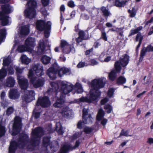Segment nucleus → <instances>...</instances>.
I'll return each mask as SVG.
<instances>
[{"label":"nucleus","instance_id":"44","mask_svg":"<svg viewBox=\"0 0 153 153\" xmlns=\"http://www.w3.org/2000/svg\"><path fill=\"white\" fill-rule=\"evenodd\" d=\"M60 10L61 11V23L62 24L63 22V20L64 19H62V12H64L65 10V6L63 5H62L60 8Z\"/></svg>","mask_w":153,"mask_h":153},{"label":"nucleus","instance_id":"20","mask_svg":"<svg viewBox=\"0 0 153 153\" xmlns=\"http://www.w3.org/2000/svg\"><path fill=\"white\" fill-rule=\"evenodd\" d=\"M20 96L19 92L15 89H11L9 92V97L12 99H16Z\"/></svg>","mask_w":153,"mask_h":153},{"label":"nucleus","instance_id":"10","mask_svg":"<svg viewBox=\"0 0 153 153\" xmlns=\"http://www.w3.org/2000/svg\"><path fill=\"white\" fill-rule=\"evenodd\" d=\"M43 133V129L40 128H36L32 131L30 143L33 147L39 144L40 137Z\"/></svg>","mask_w":153,"mask_h":153},{"label":"nucleus","instance_id":"31","mask_svg":"<svg viewBox=\"0 0 153 153\" xmlns=\"http://www.w3.org/2000/svg\"><path fill=\"white\" fill-rule=\"evenodd\" d=\"M151 82V77L149 76H145L142 81L143 84H149Z\"/></svg>","mask_w":153,"mask_h":153},{"label":"nucleus","instance_id":"15","mask_svg":"<svg viewBox=\"0 0 153 153\" xmlns=\"http://www.w3.org/2000/svg\"><path fill=\"white\" fill-rule=\"evenodd\" d=\"M22 127L21 121L20 118L16 117L13 126V132L12 133L13 135L17 134L20 132Z\"/></svg>","mask_w":153,"mask_h":153},{"label":"nucleus","instance_id":"43","mask_svg":"<svg viewBox=\"0 0 153 153\" xmlns=\"http://www.w3.org/2000/svg\"><path fill=\"white\" fill-rule=\"evenodd\" d=\"M128 12L130 14V16L133 17L135 16L136 11L135 9L133 8L131 10H128Z\"/></svg>","mask_w":153,"mask_h":153},{"label":"nucleus","instance_id":"39","mask_svg":"<svg viewBox=\"0 0 153 153\" xmlns=\"http://www.w3.org/2000/svg\"><path fill=\"white\" fill-rule=\"evenodd\" d=\"M114 91V89L112 88L109 89L108 93L107 95L109 97H113Z\"/></svg>","mask_w":153,"mask_h":153},{"label":"nucleus","instance_id":"56","mask_svg":"<svg viewBox=\"0 0 153 153\" xmlns=\"http://www.w3.org/2000/svg\"><path fill=\"white\" fill-rule=\"evenodd\" d=\"M68 5L71 7H73L74 6V2L72 1H70L68 3Z\"/></svg>","mask_w":153,"mask_h":153},{"label":"nucleus","instance_id":"55","mask_svg":"<svg viewBox=\"0 0 153 153\" xmlns=\"http://www.w3.org/2000/svg\"><path fill=\"white\" fill-rule=\"evenodd\" d=\"M147 143L151 145L153 144V138H149L148 139Z\"/></svg>","mask_w":153,"mask_h":153},{"label":"nucleus","instance_id":"9","mask_svg":"<svg viewBox=\"0 0 153 153\" xmlns=\"http://www.w3.org/2000/svg\"><path fill=\"white\" fill-rule=\"evenodd\" d=\"M51 23L48 22L46 24L43 20H38L36 22V28L40 31L44 30V34L45 36L48 38L50 35L51 26Z\"/></svg>","mask_w":153,"mask_h":153},{"label":"nucleus","instance_id":"17","mask_svg":"<svg viewBox=\"0 0 153 153\" xmlns=\"http://www.w3.org/2000/svg\"><path fill=\"white\" fill-rule=\"evenodd\" d=\"M105 115L104 111L102 109H100L97 116V119L98 121H101V124L104 126L107 122V120L106 119H103Z\"/></svg>","mask_w":153,"mask_h":153},{"label":"nucleus","instance_id":"61","mask_svg":"<svg viewBox=\"0 0 153 153\" xmlns=\"http://www.w3.org/2000/svg\"><path fill=\"white\" fill-rule=\"evenodd\" d=\"M5 93L4 92H2L1 95V99H4L5 96Z\"/></svg>","mask_w":153,"mask_h":153},{"label":"nucleus","instance_id":"5","mask_svg":"<svg viewBox=\"0 0 153 153\" xmlns=\"http://www.w3.org/2000/svg\"><path fill=\"white\" fill-rule=\"evenodd\" d=\"M17 79L22 91L24 93L22 97L23 100L27 103L30 102L34 99L35 93L33 90H27L29 85L28 80L23 76L20 75L17 76Z\"/></svg>","mask_w":153,"mask_h":153},{"label":"nucleus","instance_id":"62","mask_svg":"<svg viewBox=\"0 0 153 153\" xmlns=\"http://www.w3.org/2000/svg\"><path fill=\"white\" fill-rule=\"evenodd\" d=\"M146 92V91H143L142 93L140 94H139L137 95V97L138 98H140L141 97L143 96V95Z\"/></svg>","mask_w":153,"mask_h":153},{"label":"nucleus","instance_id":"40","mask_svg":"<svg viewBox=\"0 0 153 153\" xmlns=\"http://www.w3.org/2000/svg\"><path fill=\"white\" fill-rule=\"evenodd\" d=\"M104 108L108 113H110L112 111V107L109 105H105Z\"/></svg>","mask_w":153,"mask_h":153},{"label":"nucleus","instance_id":"53","mask_svg":"<svg viewBox=\"0 0 153 153\" xmlns=\"http://www.w3.org/2000/svg\"><path fill=\"white\" fill-rule=\"evenodd\" d=\"M91 65H94L98 64V62L94 59H92L91 60Z\"/></svg>","mask_w":153,"mask_h":153},{"label":"nucleus","instance_id":"64","mask_svg":"<svg viewBox=\"0 0 153 153\" xmlns=\"http://www.w3.org/2000/svg\"><path fill=\"white\" fill-rule=\"evenodd\" d=\"M106 26L109 27H112V25L109 22H107L106 24Z\"/></svg>","mask_w":153,"mask_h":153},{"label":"nucleus","instance_id":"37","mask_svg":"<svg viewBox=\"0 0 153 153\" xmlns=\"http://www.w3.org/2000/svg\"><path fill=\"white\" fill-rule=\"evenodd\" d=\"M142 28V26H140L137 27L135 29L131 30L130 32L131 33L129 36H130L137 33L139 31L141 30Z\"/></svg>","mask_w":153,"mask_h":153},{"label":"nucleus","instance_id":"35","mask_svg":"<svg viewBox=\"0 0 153 153\" xmlns=\"http://www.w3.org/2000/svg\"><path fill=\"white\" fill-rule=\"evenodd\" d=\"M116 76V73L114 70L112 71L109 74V79L111 80H114Z\"/></svg>","mask_w":153,"mask_h":153},{"label":"nucleus","instance_id":"58","mask_svg":"<svg viewBox=\"0 0 153 153\" xmlns=\"http://www.w3.org/2000/svg\"><path fill=\"white\" fill-rule=\"evenodd\" d=\"M153 33V26L150 28V31L148 33V35H150L151 34H152Z\"/></svg>","mask_w":153,"mask_h":153},{"label":"nucleus","instance_id":"12","mask_svg":"<svg viewBox=\"0 0 153 153\" xmlns=\"http://www.w3.org/2000/svg\"><path fill=\"white\" fill-rule=\"evenodd\" d=\"M129 57L126 54L123 55L120 59L119 61L115 62L114 66L116 71L117 72H120L121 69V66L125 67L129 62Z\"/></svg>","mask_w":153,"mask_h":153},{"label":"nucleus","instance_id":"19","mask_svg":"<svg viewBox=\"0 0 153 153\" xmlns=\"http://www.w3.org/2000/svg\"><path fill=\"white\" fill-rule=\"evenodd\" d=\"M18 33L20 36L27 35L29 33V25H27L21 27L19 29Z\"/></svg>","mask_w":153,"mask_h":153},{"label":"nucleus","instance_id":"45","mask_svg":"<svg viewBox=\"0 0 153 153\" xmlns=\"http://www.w3.org/2000/svg\"><path fill=\"white\" fill-rule=\"evenodd\" d=\"M5 132L4 127L0 125V137L3 136L5 134Z\"/></svg>","mask_w":153,"mask_h":153},{"label":"nucleus","instance_id":"50","mask_svg":"<svg viewBox=\"0 0 153 153\" xmlns=\"http://www.w3.org/2000/svg\"><path fill=\"white\" fill-rule=\"evenodd\" d=\"M85 66V63L83 62H80L78 64L77 67L79 68H80L84 67Z\"/></svg>","mask_w":153,"mask_h":153},{"label":"nucleus","instance_id":"36","mask_svg":"<svg viewBox=\"0 0 153 153\" xmlns=\"http://www.w3.org/2000/svg\"><path fill=\"white\" fill-rule=\"evenodd\" d=\"M101 10L105 16H108L110 14V12L105 7H103L101 8Z\"/></svg>","mask_w":153,"mask_h":153},{"label":"nucleus","instance_id":"32","mask_svg":"<svg viewBox=\"0 0 153 153\" xmlns=\"http://www.w3.org/2000/svg\"><path fill=\"white\" fill-rule=\"evenodd\" d=\"M70 146L68 144H65L62 147L60 150V153H65L70 150Z\"/></svg>","mask_w":153,"mask_h":153},{"label":"nucleus","instance_id":"13","mask_svg":"<svg viewBox=\"0 0 153 153\" xmlns=\"http://www.w3.org/2000/svg\"><path fill=\"white\" fill-rule=\"evenodd\" d=\"M88 109L84 108L83 110V123L80 121L77 124V127L79 129L82 128L83 123L86 124H91L92 122L93 118L91 117L90 114H88Z\"/></svg>","mask_w":153,"mask_h":153},{"label":"nucleus","instance_id":"46","mask_svg":"<svg viewBox=\"0 0 153 153\" xmlns=\"http://www.w3.org/2000/svg\"><path fill=\"white\" fill-rule=\"evenodd\" d=\"M82 132L81 131H80V132H79L76 133L72 137L73 140H74L76 139L77 138L81 136V135L82 134Z\"/></svg>","mask_w":153,"mask_h":153},{"label":"nucleus","instance_id":"4","mask_svg":"<svg viewBox=\"0 0 153 153\" xmlns=\"http://www.w3.org/2000/svg\"><path fill=\"white\" fill-rule=\"evenodd\" d=\"M35 74L38 76H41L44 74L43 68L42 64H38L35 65L33 69L30 70L28 76L30 79L31 83L34 87L37 88L42 86L44 84V79H39L36 77Z\"/></svg>","mask_w":153,"mask_h":153},{"label":"nucleus","instance_id":"47","mask_svg":"<svg viewBox=\"0 0 153 153\" xmlns=\"http://www.w3.org/2000/svg\"><path fill=\"white\" fill-rule=\"evenodd\" d=\"M128 131H125L123 130H122V131L120 133V135L119 136V137L122 135H124L125 136H128Z\"/></svg>","mask_w":153,"mask_h":153},{"label":"nucleus","instance_id":"60","mask_svg":"<svg viewBox=\"0 0 153 153\" xmlns=\"http://www.w3.org/2000/svg\"><path fill=\"white\" fill-rule=\"evenodd\" d=\"M147 50L148 51H153V46H152L151 45H149L148 46L147 48Z\"/></svg>","mask_w":153,"mask_h":153},{"label":"nucleus","instance_id":"30","mask_svg":"<svg viewBox=\"0 0 153 153\" xmlns=\"http://www.w3.org/2000/svg\"><path fill=\"white\" fill-rule=\"evenodd\" d=\"M6 34L5 29H3L0 30V43L3 41Z\"/></svg>","mask_w":153,"mask_h":153},{"label":"nucleus","instance_id":"1","mask_svg":"<svg viewBox=\"0 0 153 153\" xmlns=\"http://www.w3.org/2000/svg\"><path fill=\"white\" fill-rule=\"evenodd\" d=\"M83 91L81 84L78 82H76L74 85L70 82L61 81L51 83L50 89L48 90L47 92L50 94L52 92L59 91L61 95L60 97L58 98L53 105L55 108H59L64 105L65 94L71 91H72L73 94H81Z\"/></svg>","mask_w":153,"mask_h":153},{"label":"nucleus","instance_id":"27","mask_svg":"<svg viewBox=\"0 0 153 153\" xmlns=\"http://www.w3.org/2000/svg\"><path fill=\"white\" fill-rule=\"evenodd\" d=\"M56 129L59 134H62L64 133V131L60 123H57L56 124Z\"/></svg>","mask_w":153,"mask_h":153},{"label":"nucleus","instance_id":"16","mask_svg":"<svg viewBox=\"0 0 153 153\" xmlns=\"http://www.w3.org/2000/svg\"><path fill=\"white\" fill-rule=\"evenodd\" d=\"M51 105V102L48 98L47 97H40L38 100L36 106L38 107L39 105L42 107H47Z\"/></svg>","mask_w":153,"mask_h":153},{"label":"nucleus","instance_id":"63","mask_svg":"<svg viewBox=\"0 0 153 153\" xmlns=\"http://www.w3.org/2000/svg\"><path fill=\"white\" fill-rule=\"evenodd\" d=\"M92 49H91L89 50H87L85 52V54L86 55H88L90 54V52L92 51Z\"/></svg>","mask_w":153,"mask_h":153},{"label":"nucleus","instance_id":"25","mask_svg":"<svg viewBox=\"0 0 153 153\" xmlns=\"http://www.w3.org/2000/svg\"><path fill=\"white\" fill-rule=\"evenodd\" d=\"M21 59L23 63L26 65L29 64L31 61V59L25 55H22L21 56Z\"/></svg>","mask_w":153,"mask_h":153},{"label":"nucleus","instance_id":"7","mask_svg":"<svg viewBox=\"0 0 153 153\" xmlns=\"http://www.w3.org/2000/svg\"><path fill=\"white\" fill-rule=\"evenodd\" d=\"M2 12H0V20H2V25L3 26L9 25L11 22V19L5 14H8L13 11L12 7L8 4L3 5L1 7Z\"/></svg>","mask_w":153,"mask_h":153},{"label":"nucleus","instance_id":"14","mask_svg":"<svg viewBox=\"0 0 153 153\" xmlns=\"http://www.w3.org/2000/svg\"><path fill=\"white\" fill-rule=\"evenodd\" d=\"M61 45L63 53L65 54L69 53L71 52L73 53L75 52V49L73 45H69L65 40H62Z\"/></svg>","mask_w":153,"mask_h":153},{"label":"nucleus","instance_id":"28","mask_svg":"<svg viewBox=\"0 0 153 153\" xmlns=\"http://www.w3.org/2000/svg\"><path fill=\"white\" fill-rule=\"evenodd\" d=\"M126 0H122L120 1L119 0H116L115 1V5L117 7H122L124 6L126 2L128 1Z\"/></svg>","mask_w":153,"mask_h":153},{"label":"nucleus","instance_id":"48","mask_svg":"<svg viewBox=\"0 0 153 153\" xmlns=\"http://www.w3.org/2000/svg\"><path fill=\"white\" fill-rule=\"evenodd\" d=\"M84 132L87 134H89L92 131V129L88 127H85L84 129Z\"/></svg>","mask_w":153,"mask_h":153},{"label":"nucleus","instance_id":"21","mask_svg":"<svg viewBox=\"0 0 153 153\" xmlns=\"http://www.w3.org/2000/svg\"><path fill=\"white\" fill-rule=\"evenodd\" d=\"M60 113L64 117H68L71 114V111L68 107H65L62 108Z\"/></svg>","mask_w":153,"mask_h":153},{"label":"nucleus","instance_id":"54","mask_svg":"<svg viewBox=\"0 0 153 153\" xmlns=\"http://www.w3.org/2000/svg\"><path fill=\"white\" fill-rule=\"evenodd\" d=\"M108 99L106 97L102 100L101 101V103L102 105H104L108 101Z\"/></svg>","mask_w":153,"mask_h":153},{"label":"nucleus","instance_id":"59","mask_svg":"<svg viewBox=\"0 0 153 153\" xmlns=\"http://www.w3.org/2000/svg\"><path fill=\"white\" fill-rule=\"evenodd\" d=\"M8 105V103L6 102H5L4 103H2L1 105L4 108H5Z\"/></svg>","mask_w":153,"mask_h":153},{"label":"nucleus","instance_id":"29","mask_svg":"<svg viewBox=\"0 0 153 153\" xmlns=\"http://www.w3.org/2000/svg\"><path fill=\"white\" fill-rule=\"evenodd\" d=\"M51 59V58L49 57L44 55L42 56L41 61L44 64L46 65L50 62Z\"/></svg>","mask_w":153,"mask_h":153},{"label":"nucleus","instance_id":"8","mask_svg":"<svg viewBox=\"0 0 153 153\" xmlns=\"http://www.w3.org/2000/svg\"><path fill=\"white\" fill-rule=\"evenodd\" d=\"M28 136L26 134H23L18 141V144L15 141H11L9 148V153H13L18 146L20 148L25 147L27 143Z\"/></svg>","mask_w":153,"mask_h":153},{"label":"nucleus","instance_id":"26","mask_svg":"<svg viewBox=\"0 0 153 153\" xmlns=\"http://www.w3.org/2000/svg\"><path fill=\"white\" fill-rule=\"evenodd\" d=\"M50 137H45L43 138V144L45 146H47L48 145H50V147L51 150H53L54 149V147H53L49 143Z\"/></svg>","mask_w":153,"mask_h":153},{"label":"nucleus","instance_id":"38","mask_svg":"<svg viewBox=\"0 0 153 153\" xmlns=\"http://www.w3.org/2000/svg\"><path fill=\"white\" fill-rule=\"evenodd\" d=\"M148 46L146 48H144L142 49L140 53V59H143V56L145 55L146 52L153 51H148L147 48Z\"/></svg>","mask_w":153,"mask_h":153},{"label":"nucleus","instance_id":"3","mask_svg":"<svg viewBox=\"0 0 153 153\" xmlns=\"http://www.w3.org/2000/svg\"><path fill=\"white\" fill-rule=\"evenodd\" d=\"M35 41V39L34 38H28L25 40V46L22 45L19 46L17 48L18 51L20 52L27 51L31 54L32 56L46 53L45 51V45H47L48 43L47 40L44 41L42 39L40 41L37 52L33 50V48L36 45Z\"/></svg>","mask_w":153,"mask_h":153},{"label":"nucleus","instance_id":"42","mask_svg":"<svg viewBox=\"0 0 153 153\" xmlns=\"http://www.w3.org/2000/svg\"><path fill=\"white\" fill-rule=\"evenodd\" d=\"M15 69L16 70L17 76H18V75H20L19 74L22 72L24 69V68H20L19 67L16 66L15 68Z\"/></svg>","mask_w":153,"mask_h":153},{"label":"nucleus","instance_id":"2","mask_svg":"<svg viewBox=\"0 0 153 153\" xmlns=\"http://www.w3.org/2000/svg\"><path fill=\"white\" fill-rule=\"evenodd\" d=\"M106 80L104 77L96 78L93 80L91 83V86L92 88L87 97H82L77 99L76 102L79 103L82 102L88 103L97 102L100 95V92L99 89L103 87Z\"/></svg>","mask_w":153,"mask_h":153},{"label":"nucleus","instance_id":"18","mask_svg":"<svg viewBox=\"0 0 153 153\" xmlns=\"http://www.w3.org/2000/svg\"><path fill=\"white\" fill-rule=\"evenodd\" d=\"M16 83V80L14 77L10 76L7 77L4 83L5 87H12L14 86Z\"/></svg>","mask_w":153,"mask_h":153},{"label":"nucleus","instance_id":"33","mask_svg":"<svg viewBox=\"0 0 153 153\" xmlns=\"http://www.w3.org/2000/svg\"><path fill=\"white\" fill-rule=\"evenodd\" d=\"M143 39V36L140 33H139L137 35L136 39V41H139V43L137 47V49L140 47Z\"/></svg>","mask_w":153,"mask_h":153},{"label":"nucleus","instance_id":"57","mask_svg":"<svg viewBox=\"0 0 153 153\" xmlns=\"http://www.w3.org/2000/svg\"><path fill=\"white\" fill-rule=\"evenodd\" d=\"M61 49H62V48L61 47V46L60 45V46H59L56 47L54 48V51L56 52H59L60 51Z\"/></svg>","mask_w":153,"mask_h":153},{"label":"nucleus","instance_id":"24","mask_svg":"<svg viewBox=\"0 0 153 153\" xmlns=\"http://www.w3.org/2000/svg\"><path fill=\"white\" fill-rule=\"evenodd\" d=\"M16 67L13 64L9 65V66H7L6 67L5 70L6 71V72L7 71L8 72L9 74L12 75L14 73V70L13 68H15Z\"/></svg>","mask_w":153,"mask_h":153},{"label":"nucleus","instance_id":"22","mask_svg":"<svg viewBox=\"0 0 153 153\" xmlns=\"http://www.w3.org/2000/svg\"><path fill=\"white\" fill-rule=\"evenodd\" d=\"M99 60L102 62H108L111 59V57L107 55L105 52H103L100 55Z\"/></svg>","mask_w":153,"mask_h":153},{"label":"nucleus","instance_id":"52","mask_svg":"<svg viewBox=\"0 0 153 153\" xmlns=\"http://www.w3.org/2000/svg\"><path fill=\"white\" fill-rule=\"evenodd\" d=\"M37 107H36H36L35 109L34 110V115H35V118H36V119L38 118V117H39L40 115V114L39 112H36V113L35 112V111L37 110L36 109Z\"/></svg>","mask_w":153,"mask_h":153},{"label":"nucleus","instance_id":"41","mask_svg":"<svg viewBox=\"0 0 153 153\" xmlns=\"http://www.w3.org/2000/svg\"><path fill=\"white\" fill-rule=\"evenodd\" d=\"M14 111V108L12 107H8L7 110L6 114L8 116L12 114Z\"/></svg>","mask_w":153,"mask_h":153},{"label":"nucleus","instance_id":"11","mask_svg":"<svg viewBox=\"0 0 153 153\" xmlns=\"http://www.w3.org/2000/svg\"><path fill=\"white\" fill-rule=\"evenodd\" d=\"M3 66L1 70H0V89L1 88L2 84L1 79L4 78L7 75V72L5 70L7 66L13 64L12 63L11 57L9 56L7 57H4L3 60Z\"/></svg>","mask_w":153,"mask_h":153},{"label":"nucleus","instance_id":"51","mask_svg":"<svg viewBox=\"0 0 153 153\" xmlns=\"http://www.w3.org/2000/svg\"><path fill=\"white\" fill-rule=\"evenodd\" d=\"M42 4L44 6L47 5L49 2V0H42Z\"/></svg>","mask_w":153,"mask_h":153},{"label":"nucleus","instance_id":"23","mask_svg":"<svg viewBox=\"0 0 153 153\" xmlns=\"http://www.w3.org/2000/svg\"><path fill=\"white\" fill-rule=\"evenodd\" d=\"M87 35H88V33ZM88 38V35L85 36L84 32L83 31H80L79 32V37L76 39V42L77 43H79L83 40L87 39Z\"/></svg>","mask_w":153,"mask_h":153},{"label":"nucleus","instance_id":"49","mask_svg":"<svg viewBox=\"0 0 153 153\" xmlns=\"http://www.w3.org/2000/svg\"><path fill=\"white\" fill-rule=\"evenodd\" d=\"M101 37L104 40L107 41V40L106 33L104 31H102Z\"/></svg>","mask_w":153,"mask_h":153},{"label":"nucleus","instance_id":"34","mask_svg":"<svg viewBox=\"0 0 153 153\" xmlns=\"http://www.w3.org/2000/svg\"><path fill=\"white\" fill-rule=\"evenodd\" d=\"M126 82V78L124 77L121 76L117 79V83L118 84L120 85L125 83Z\"/></svg>","mask_w":153,"mask_h":153},{"label":"nucleus","instance_id":"6","mask_svg":"<svg viewBox=\"0 0 153 153\" xmlns=\"http://www.w3.org/2000/svg\"><path fill=\"white\" fill-rule=\"evenodd\" d=\"M58 71V76L62 77L64 75H70L71 72L70 69L65 67L59 69L56 65L50 67L47 71V74L51 79H54L56 78V74Z\"/></svg>","mask_w":153,"mask_h":153}]
</instances>
